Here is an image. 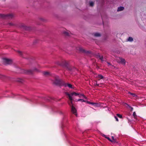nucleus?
Listing matches in <instances>:
<instances>
[{
	"mask_svg": "<svg viewBox=\"0 0 146 146\" xmlns=\"http://www.w3.org/2000/svg\"><path fill=\"white\" fill-rule=\"evenodd\" d=\"M66 94L67 95L69 98L70 101L68 102L69 105L71 107V110L72 112L74 114L77 116L76 110L75 108L72 105V101L73 100L72 96L73 95L75 96H77L78 95V93H77L75 92H73L69 94L68 92H66Z\"/></svg>",
	"mask_w": 146,
	"mask_h": 146,
	"instance_id": "nucleus-1",
	"label": "nucleus"
},
{
	"mask_svg": "<svg viewBox=\"0 0 146 146\" xmlns=\"http://www.w3.org/2000/svg\"><path fill=\"white\" fill-rule=\"evenodd\" d=\"M59 77L58 76H55V80L54 82V83L56 85L60 86H63L64 81L58 79Z\"/></svg>",
	"mask_w": 146,
	"mask_h": 146,
	"instance_id": "nucleus-2",
	"label": "nucleus"
},
{
	"mask_svg": "<svg viewBox=\"0 0 146 146\" xmlns=\"http://www.w3.org/2000/svg\"><path fill=\"white\" fill-rule=\"evenodd\" d=\"M3 61L5 64H10L12 63V60L6 58H4L3 59Z\"/></svg>",
	"mask_w": 146,
	"mask_h": 146,
	"instance_id": "nucleus-3",
	"label": "nucleus"
},
{
	"mask_svg": "<svg viewBox=\"0 0 146 146\" xmlns=\"http://www.w3.org/2000/svg\"><path fill=\"white\" fill-rule=\"evenodd\" d=\"M117 61L119 63H121L125 65V61L124 59L122 58L119 57L117 59Z\"/></svg>",
	"mask_w": 146,
	"mask_h": 146,
	"instance_id": "nucleus-4",
	"label": "nucleus"
},
{
	"mask_svg": "<svg viewBox=\"0 0 146 146\" xmlns=\"http://www.w3.org/2000/svg\"><path fill=\"white\" fill-rule=\"evenodd\" d=\"M63 86L65 87L68 86L70 88L72 89L73 88L72 87V84H71L66 83L65 82H64Z\"/></svg>",
	"mask_w": 146,
	"mask_h": 146,
	"instance_id": "nucleus-5",
	"label": "nucleus"
},
{
	"mask_svg": "<svg viewBox=\"0 0 146 146\" xmlns=\"http://www.w3.org/2000/svg\"><path fill=\"white\" fill-rule=\"evenodd\" d=\"M125 104L126 105V107L129 109L130 111H133V108L132 107L127 103H125Z\"/></svg>",
	"mask_w": 146,
	"mask_h": 146,
	"instance_id": "nucleus-6",
	"label": "nucleus"
},
{
	"mask_svg": "<svg viewBox=\"0 0 146 146\" xmlns=\"http://www.w3.org/2000/svg\"><path fill=\"white\" fill-rule=\"evenodd\" d=\"M68 70H69L71 71H75V70H77V69L75 68H72L71 67H69L67 68Z\"/></svg>",
	"mask_w": 146,
	"mask_h": 146,
	"instance_id": "nucleus-7",
	"label": "nucleus"
},
{
	"mask_svg": "<svg viewBox=\"0 0 146 146\" xmlns=\"http://www.w3.org/2000/svg\"><path fill=\"white\" fill-rule=\"evenodd\" d=\"M25 71L26 72H25V73L29 74H32L33 72V71H32L31 70H26Z\"/></svg>",
	"mask_w": 146,
	"mask_h": 146,
	"instance_id": "nucleus-8",
	"label": "nucleus"
},
{
	"mask_svg": "<svg viewBox=\"0 0 146 146\" xmlns=\"http://www.w3.org/2000/svg\"><path fill=\"white\" fill-rule=\"evenodd\" d=\"M79 51L80 52H82L84 53H87L86 51L84 50L81 47H79Z\"/></svg>",
	"mask_w": 146,
	"mask_h": 146,
	"instance_id": "nucleus-9",
	"label": "nucleus"
},
{
	"mask_svg": "<svg viewBox=\"0 0 146 146\" xmlns=\"http://www.w3.org/2000/svg\"><path fill=\"white\" fill-rule=\"evenodd\" d=\"M124 9V7H118L117 11H119L123 10Z\"/></svg>",
	"mask_w": 146,
	"mask_h": 146,
	"instance_id": "nucleus-10",
	"label": "nucleus"
},
{
	"mask_svg": "<svg viewBox=\"0 0 146 146\" xmlns=\"http://www.w3.org/2000/svg\"><path fill=\"white\" fill-rule=\"evenodd\" d=\"M78 96L80 98H81L82 97L84 98L85 99H86V97L83 94H80L78 93Z\"/></svg>",
	"mask_w": 146,
	"mask_h": 146,
	"instance_id": "nucleus-11",
	"label": "nucleus"
},
{
	"mask_svg": "<svg viewBox=\"0 0 146 146\" xmlns=\"http://www.w3.org/2000/svg\"><path fill=\"white\" fill-rule=\"evenodd\" d=\"M98 58L101 60L102 61H104V60H103V58L102 56L100 55V54H98Z\"/></svg>",
	"mask_w": 146,
	"mask_h": 146,
	"instance_id": "nucleus-12",
	"label": "nucleus"
},
{
	"mask_svg": "<svg viewBox=\"0 0 146 146\" xmlns=\"http://www.w3.org/2000/svg\"><path fill=\"white\" fill-rule=\"evenodd\" d=\"M128 94L131 95L132 97H135L136 96V95L134 93H131L129 92H128Z\"/></svg>",
	"mask_w": 146,
	"mask_h": 146,
	"instance_id": "nucleus-13",
	"label": "nucleus"
},
{
	"mask_svg": "<svg viewBox=\"0 0 146 146\" xmlns=\"http://www.w3.org/2000/svg\"><path fill=\"white\" fill-rule=\"evenodd\" d=\"M94 35L95 36H100L101 35L99 33H94Z\"/></svg>",
	"mask_w": 146,
	"mask_h": 146,
	"instance_id": "nucleus-14",
	"label": "nucleus"
},
{
	"mask_svg": "<svg viewBox=\"0 0 146 146\" xmlns=\"http://www.w3.org/2000/svg\"><path fill=\"white\" fill-rule=\"evenodd\" d=\"M133 116L134 119H137V116L136 114V112H134L133 113Z\"/></svg>",
	"mask_w": 146,
	"mask_h": 146,
	"instance_id": "nucleus-15",
	"label": "nucleus"
},
{
	"mask_svg": "<svg viewBox=\"0 0 146 146\" xmlns=\"http://www.w3.org/2000/svg\"><path fill=\"white\" fill-rule=\"evenodd\" d=\"M133 38L131 37H129L127 39L128 41L132 42L133 41Z\"/></svg>",
	"mask_w": 146,
	"mask_h": 146,
	"instance_id": "nucleus-16",
	"label": "nucleus"
},
{
	"mask_svg": "<svg viewBox=\"0 0 146 146\" xmlns=\"http://www.w3.org/2000/svg\"><path fill=\"white\" fill-rule=\"evenodd\" d=\"M98 78L99 79H102L104 78V77L102 75H98Z\"/></svg>",
	"mask_w": 146,
	"mask_h": 146,
	"instance_id": "nucleus-17",
	"label": "nucleus"
},
{
	"mask_svg": "<svg viewBox=\"0 0 146 146\" xmlns=\"http://www.w3.org/2000/svg\"><path fill=\"white\" fill-rule=\"evenodd\" d=\"M44 75L47 76L49 74V73L48 72H43Z\"/></svg>",
	"mask_w": 146,
	"mask_h": 146,
	"instance_id": "nucleus-18",
	"label": "nucleus"
},
{
	"mask_svg": "<svg viewBox=\"0 0 146 146\" xmlns=\"http://www.w3.org/2000/svg\"><path fill=\"white\" fill-rule=\"evenodd\" d=\"M91 104L94 105L96 106H99V104H98L93 102H91Z\"/></svg>",
	"mask_w": 146,
	"mask_h": 146,
	"instance_id": "nucleus-19",
	"label": "nucleus"
},
{
	"mask_svg": "<svg viewBox=\"0 0 146 146\" xmlns=\"http://www.w3.org/2000/svg\"><path fill=\"white\" fill-rule=\"evenodd\" d=\"M77 101H81V102H86V101L84 100L83 99H78L77 100Z\"/></svg>",
	"mask_w": 146,
	"mask_h": 146,
	"instance_id": "nucleus-20",
	"label": "nucleus"
},
{
	"mask_svg": "<svg viewBox=\"0 0 146 146\" xmlns=\"http://www.w3.org/2000/svg\"><path fill=\"white\" fill-rule=\"evenodd\" d=\"M17 52L21 56H22L23 55V53L22 52H21V51H20L19 50H18L17 51Z\"/></svg>",
	"mask_w": 146,
	"mask_h": 146,
	"instance_id": "nucleus-21",
	"label": "nucleus"
},
{
	"mask_svg": "<svg viewBox=\"0 0 146 146\" xmlns=\"http://www.w3.org/2000/svg\"><path fill=\"white\" fill-rule=\"evenodd\" d=\"M103 136L104 137H105V138H106L108 139L109 140V141H111V139H110V138H109L108 137H106V135H103Z\"/></svg>",
	"mask_w": 146,
	"mask_h": 146,
	"instance_id": "nucleus-22",
	"label": "nucleus"
},
{
	"mask_svg": "<svg viewBox=\"0 0 146 146\" xmlns=\"http://www.w3.org/2000/svg\"><path fill=\"white\" fill-rule=\"evenodd\" d=\"M90 5L91 6H93L94 5V3L92 1H90Z\"/></svg>",
	"mask_w": 146,
	"mask_h": 146,
	"instance_id": "nucleus-23",
	"label": "nucleus"
},
{
	"mask_svg": "<svg viewBox=\"0 0 146 146\" xmlns=\"http://www.w3.org/2000/svg\"><path fill=\"white\" fill-rule=\"evenodd\" d=\"M24 98L26 99L27 100H28L29 101H32V102H35L34 100H31L30 99H29V98H28L26 97H24Z\"/></svg>",
	"mask_w": 146,
	"mask_h": 146,
	"instance_id": "nucleus-24",
	"label": "nucleus"
},
{
	"mask_svg": "<svg viewBox=\"0 0 146 146\" xmlns=\"http://www.w3.org/2000/svg\"><path fill=\"white\" fill-rule=\"evenodd\" d=\"M117 117H119L121 118H122V115H121L119 114V113L117 114Z\"/></svg>",
	"mask_w": 146,
	"mask_h": 146,
	"instance_id": "nucleus-25",
	"label": "nucleus"
},
{
	"mask_svg": "<svg viewBox=\"0 0 146 146\" xmlns=\"http://www.w3.org/2000/svg\"><path fill=\"white\" fill-rule=\"evenodd\" d=\"M5 77V76L1 74H0V78L2 79L3 78H4Z\"/></svg>",
	"mask_w": 146,
	"mask_h": 146,
	"instance_id": "nucleus-26",
	"label": "nucleus"
},
{
	"mask_svg": "<svg viewBox=\"0 0 146 146\" xmlns=\"http://www.w3.org/2000/svg\"><path fill=\"white\" fill-rule=\"evenodd\" d=\"M21 27L23 28L24 29H27V27L25 26L24 25H21Z\"/></svg>",
	"mask_w": 146,
	"mask_h": 146,
	"instance_id": "nucleus-27",
	"label": "nucleus"
},
{
	"mask_svg": "<svg viewBox=\"0 0 146 146\" xmlns=\"http://www.w3.org/2000/svg\"><path fill=\"white\" fill-rule=\"evenodd\" d=\"M7 17H11V18L12 17H13V15L12 14H10L9 15H7Z\"/></svg>",
	"mask_w": 146,
	"mask_h": 146,
	"instance_id": "nucleus-28",
	"label": "nucleus"
},
{
	"mask_svg": "<svg viewBox=\"0 0 146 146\" xmlns=\"http://www.w3.org/2000/svg\"><path fill=\"white\" fill-rule=\"evenodd\" d=\"M15 95L13 94H11V97L12 98H15Z\"/></svg>",
	"mask_w": 146,
	"mask_h": 146,
	"instance_id": "nucleus-29",
	"label": "nucleus"
},
{
	"mask_svg": "<svg viewBox=\"0 0 146 146\" xmlns=\"http://www.w3.org/2000/svg\"><path fill=\"white\" fill-rule=\"evenodd\" d=\"M34 71L38 72V70L36 68H35L33 69Z\"/></svg>",
	"mask_w": 146,
	"mask_h": 146,
	"instance_id": "nucleus-30",
	"label": "nucleus"
},
{
	"mask_svg": "<svg viewBox=\"0 0 146 146\" xmlns=\"http://www.w3.org/2000/svg\"><path fill=\"white\" fill-rule=\"evenodd\" d=\"M114 117H115V118L116 120L117 121H118V119L117 117L116 116H115Z\"/></svg>",
	"mask_w": 146,
	"mask_h": 146,
	"instance_id": "nucleus-31",
	"label": "nucleus"
},
{
	"mask_svg": "<svg viewBox=\"0 0 146 146\" xmlns=\"http://www.w3.org/2000/svg\"><path fill=\"white\" fill-rule=\"evenodd\" d=\"M47 100L49 101H50V100H52V98H51L50 97H48V99H47Z\"/></svg>",
	"mask_w": 146,
	"mask_h": 146,
	"instance_id": "nucleus-32",
	"label": "nucleus"
},
{
	"mask_svg": "<svg viewBox=\"0 0 146 146\" xmlns=\"http://www.w3.org/2000/svg\"><path fill=\"white\" fill-rule=\"evenodd\" d=\"M54 107H51V109L52 111H54Z\"/></svg>",
	"mask_w": 146,
	"mask_h": 146,
	"instance_id": "nucleus-33",
	"label": "nucleus"
},
{
	"mask_svg": "<svg viewBox=\"0 0 146 146\" xmlns=\"http://www.w3.org/2000/svg\"><path fill=\"white\" fill-rule=\"evenodd\" d=\"M86 102L88 104H91V102L89 101H86Z\"/></svg>",
	"mask_w": 146,
	"mask_h": 146,
	"instance_id": "nucleus-34",
	"label": "nucleus"
},
{
	"mask_svg": "<svg viewBox=\"0 0 146 146\" xmlns=\"http://www.w3.org/2000/svg\"><path fill=\"white\" fill-rule=\"evenodd\" d=\"M64 33L67 35H68V36L69 35V34L67 32H65Z\"/></svg>",
	"mask_w": 146,
	"mask_h": 146,
	"instance_id": "nucleus-35",
	"label": "nucleus"
},
{
	"mask_svg": "<svg viewBox=\"0 0 146 146\" xmlns=\"http://www.w3.org/2000/svg\"><path fill=\"white\" fill-rule=\"evenodd\" d=\"M18 81L19 82H21V79H19L18 80Z\"/></svg>",
	"mask_w": 146,
	"mask_h": 146,
	"instance_id": "nucleus-36",
	"label": "nucleus"
},
{
	"mask_svg": "<svg viewBox=\"0 0 146 146\" xmlns=\"http://www.w3.org/2000/svg\"><path fill=\"white\" fill-rule=\"evenodd\" d=\"M99 84H97V83L96 84V85H97L98 86H99Z\"/></svg>",
	"mask_w": 146,
	"mask_h": 146,
	"instance_id": "nucleus-37",
	"label": "nucleus"
},
{
	"mask_svg": "<svg viewBox=\"0 0 146 146\" xmlns=\"http://www.w3.org/2000/svg\"><path fill=\"white\" fill-rule=\"evenodd\" d=\"M107 63H108V65H110V63L108 62Z\"/></svg>",
	"mask_w": 146,
	"mask_h": 146,
	"instance_id": "nucleus-38",
	"label": "nucleus"
},
{
	"mask_svg": "<svg viewBox=\"0 0 146 146\" xmlns=\"http://www.w3.org/2000/svg\"><path fill=\"white\" fill-rule=\"evenodd\" d=\"M112 139H114V137H113L112 136Z\"/></svg>",
	"mask_w": 146,
	"mask_h": 146,
	"instance_id": "nucleus-39",
	"label": "nucleus"
},
{
	"mask_svg": "<svg viewBox=\"0 0 146 146\" xmlns=\"http://www.w3.org/2000/svg\"><path fill=\"white\" fill-rule=\"evenodd\" d=\"M62 128H63V126H62Z\"/></svg>",
	"mask_w": 146,
	"mask_h": 146,
	"instance_id": "nucleus-40",
	"label": "nucleus"
}]
</instances>
